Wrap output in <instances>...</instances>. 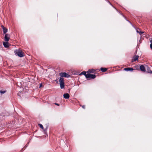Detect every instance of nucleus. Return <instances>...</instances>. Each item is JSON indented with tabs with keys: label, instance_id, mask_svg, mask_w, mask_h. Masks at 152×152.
I'll return each mask as SVG.
<instances>
[{
	"label": "nucleus",
	"instance_id": "nucleus-1",
	"mask_svg": "<svg viewBox=\"0 0 152 152\" xmlns=\"http://www.w3.org/2000/svg\"><path fill=\"white\" fill-rule=\"evenodd\" d=\"M59 83L61 88H64V83L63 77H60L59 79Z\"/></svg>",
	"mask_w": 152,
	"mask_h": 152
},
{
	"label": "nucleus",
	"instance_id": "nucleus-19",
	"mask_svg": "<svg viewBox=\"0 0 152 152\" xmlns=\"http://www.w3.org/2000/svg\"><path fill=\"white\" fill-rule=\"evenodd\" d=\"M56 105H57L58 106H59V104H57V103H55V104Z\"/></svg>",
	"mask_w": 152,
	"mask_h": 152
},
{
	"label": "nucleus",
	"instance_id": "nucleus-8",
	"mask_svg": "<svg viewBox=\"0 0 152 152\" xmlns=\"http://www.w3.org/2000/svg\"><path fill=\"white\" fill-rule=\"evenodd\" d=\"M3 45L5 48H7L9 47V43L7 42H4L3 43Z\"/></svg>",
	"mask_w": 152,
	"mask_h": 152
},
{
	"label": "nucleus",
	"instance_id": "nucleus-21",
	"mask_svg": "<svg viewBox=\"0 0 152 152\" xmlns=\"http://www.w3.org/2000/svg\"><path fill=\"white\" fill-rule=\"evenodd\" d=\"M42 84H40V86H39V87L40 88V87H41V86H42Z\"/></svg>",
	"mask_w": 152,
	"mask_h": 152
},
{
	"label": "nucleus",
	"instance_id": "nucleus-10",
	"mask_svg": "<svg viewBox=\"0 0 152 152\" xmlns=\"http://www.w3.org/2000/svg\"><path fill=\"white\" fill-rule=\"evenodd\" d=\"M1 27L3 29L4 33L6 34V33L7 31V29L3 26H1Z\"/></svg>",
	"mask_w": 152,
	"mask_h": 152
},
{
	"label": "nucleus",
	"instance_id": "nucleus-6",
	"mask_svg": "<svg viewBox=\"0 0 152 152\" xmlns=\"http://www.w3.org/2000/svg\"><path fill=\"white\" fill-rule=\"evenodd\" d=\"M146 67H145V66H144L143 65H141L140 66V69L141 71L145 72L146 71Z\"/></svg>",
	"mask_w": 152,
	"mask_h": 152
},
{
	"label": "nucleus",
	"instance_id": "nucleus-12",
	"mask_svg": "<svg viewBox=\"0 0 152 152\" xmlns=\"http://www.w3.org/2000/svg\"><path fill=\"white\" fill-rule=\"evenodd\" d=\"M95 72V70L93 69L89 70L87 72V73H94Z\"/></svg>",
	"mask_w": 152,
	"mask_h": 152
},
{
	"label": "nucleus",
	"instance_id": "nucleus-4",
	"mask_svg": "<svg viewBox=\"0 0 152 152\" xmlns=\"http://www.w3.org/2000/svg\"><path fill=\"white\" fill-rule=\"evenodd\" d=\"M59 75L61 77H68L70 76V75L68 74L65 72H61L60 73Z\"/></svg>",
	"mask_w": 152,
	"mask_h": 152
},
{
	"label": "nucleus",
	"instance_id": "nucleus-18",
	"mask_svg": "<svg viewBox=\"0 0 152 152\" xmlns=\"http://www.w3.org/2000/svg\"><path fill=\"white\" fill-rule=\"evenodd\" d=\"M151 44L150 45V47L152 49V40L151 41Z\"/></svg>",
	"mask_w": 152,
	"mask_h": 152
},
{
	"label": "nucleus",
	"instance_id": "nucleus-16",
	"mask_svg": "<svg viewBox=\"0 0 152 152\" xmlns=\"http://www.w3.org/2000/svg\"><path fill=\"white\" fill-rule=\"evenodd\" d=\"M39 126L40 127L42 128V129H43V127L42 125L41 124H38Z\"/></svg>",
	"mask_w": 152,
	"mask_h": 152
},
{
	"label": "nucleus",
	"instance_id": "nucleus-24",
	"mask_svg": "<svg viewBox=\"0 0 152 152\" xmlns=\"http://www.w3.org/2000/svg\"><path fill=\"white\" fill-rule=\"evenodd\" d=\"M151 73H152V71L151 72Z\"/></svg>",
	"mask_w": 152,
	"mask_h": 152
},
{
	"label": "nucleus",
	"instance_id": "nucleus-9",
	"mask_svg": "<svg viewBox=\"0 0 152 152\" xmlns=\"http://www.w3.org/2000/svg\"><path fill=\"white\" fill-rule=\"evenodd\" d=\"M64 97L66 99H68L69 98V95L68 93L65 94H64Z\"/></svg>",
	"mask_w": 152,
	"mask_h": 152
},
{
	"label": "nucleus",
	"instance_id": "nucleus-23",
	"mask_svg": "<svg viewBox=\"0 0 152 152\" xmlns=\"http://www.w3.org/2000/svg\"><path fill=\"white\" fill-rule=\"evenodd\" d=\"M137 32L139 33H140V32H139V31L138 30H137Z\"/></svg>",
	"mask_w": 152,
	"mask_h": 152
},
{
	"label": "nucleus",
	"instance_id": "nucleus-11",
	"mask_svg": "<svg viewBox=\"0 0 152 152\" xmlns=\"http://www.w3.org/2000/svg\"><path fill=\"white\" fill-rule=\"evenodd\" d=\"M134 69L132 68H126L124 69V70L127 71H132Z\"/></svg>",
	"mask_w": 152,
	"mask_h": 152
},
{
	"label": "nucleus",
	"instance_id": "nucleus-7",
	"mask_svg": "<svg viewBox=\"0 0 152 152\" xmlns=\"http://www.w3.org/2000/svg\"><path fill=\"white\" fill-rule=\"evenodd\" d=\"M139 58V56H134L132 60V61H136Z\"/></svg>",
	"mask_w": 152,
	"mask_h": 152
},
{
	"label": "nucleus",
	"instance_id": "nucleus-2",
	"mask_svg": "<svg viewBox=\"0 0 152 152\" xmlns=\"http://www.w3.org/2000/svg\"><path fill=\"white\" fill-rule=\"evenodd\" d=\"M15 54L20 57H22L23 56V53L20 50H16L15 51Z\"/></svg>",
	"mask_w": 152,
	"mask_h": 152
},
{
	"label": "nucleus",
	"instance_id": "nucleus-13",
	"mask_svg": "<svg viewBox=\"0 0 152 152\" xmlns=\"http://www.w3.org/2000/svg\"><path fill=\"white\" fill-rule=\"evenodd\" d=\"M145 66L147 68V72L148 73H151L152 71H151V70L148 67V66L146 65H145Z\"/></svg>",
	"mask_w": 152,
	"mask_h": 152
},
{
	"label": "nucleus",
	"instance_id": "nucleus-20",
	"mask_svg": "<svg viewBox=\"0 0 152 152\" xmlns=\"http://www.w3.org/2000/svg\"><path fill=\"white\" fill-rule=\"evenodd\" d=\"M143 33V32H140V33H139V34H141L142 33Z\"/></svg>",
	"mask_w": 152,
	"mask_h": 152
},
{
	"label": "nucleus",
	"instance_id": "nucleus-3",
	"mask_svg": "<svg viewBox=\"0 0 152 152\" xmlns=\"http://www.w3.org/2000/svg\"><path fill=\"white\" fill-rule=\"evenodd\" d=\"M96 77V76L95 75H93L89 73H88L86 75V78L88 80H89V78H91L92 79H94Z\"/></svg>",
	"mask_w": 152,
	"mask_h": 152
},
{
	"label": "nucleus",
	"instance_id": "nucleus-17",
	"mask_svg": "<svg viewBox=\"0 0 152 152\" xmlns=\"http://www.w3.org/2000/svg\"><path fill=\"white\" fill-rule=\"evenodd\" d=\"M5 92H6L5 91H0V92L1 94H4V93Z\"/></svg>",
	"mask_w": 152,
	"mask_h": 152
},
{
	"label": "nucleus",
	"instance_id": "nucleus-14",
	"mask_svg": "<svg viewBox=\"0 0 152 152\" xmlns=\"http://www.w3.org/2000/svg\"><path fill=\"white\" fill-rule=\"evenodd\" d=\"M101 70L103 72H104L106 71L107 69L106 68H101Z\"/></svg>",
	"mask_w": 152,
	"mask_h": 152
},
{
	"label": "nucleus",
	"instance_id": "nucleus-15",
	"mask_svg": "<svg viewBox=\"0 0 152 152\" xmlns=\"http://www.w3.org/2000/svg\"><path fill=\"white\" fill-rule=\"evenodd\" d=\"M81 74H82L85 75L86 77V75H87V74H86V72L83 71L81 73Z\"/></svg>",
	"mask_w": 152,
	"mask_h": 152
},
{
	"label": "nucleus",
	"instance_id": "nucleus-22",
	"mask_svg": "<svg viewBox=\"0 0 152 152\" xmlns=\"http://www.w3.org/2000/svg\"><path fill=\"white\" fill-rule=\"evenodd\" d=\"M82 107L83 108H85V106L84 105H83V106H82Z\"/></svg>",
	"mask_w": 152,
	"mask_h": 152
},
{
	"label": "nucleus",
	"instance_id": "nucleus-5",
	"mask_svg": "<svg viewBox=\"0 0 152 152\" xmlns=\"http://www.w3.org/2000/svg\"><path fill=\"white\" fill-rule=\"evenodd\" d=\"M10 35L8 34H5L4 37V40L6 42H8L10 39Z\"/></svg>",
	"mask_w": 152,
	"mask_h": 152
}]
</instances>
